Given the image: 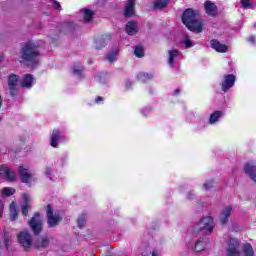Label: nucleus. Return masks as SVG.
<instances>
[{
    "label": "nucleus",
    "instance_id": "obj_31",
    "mask_svg": "<svg viewBox=\"0 0 256 256\" xmlns=\"http://www.w3.org/2000/svg\"><path fill=\"white\" fill-rule=\"evenodd\" d=\"M0 249H9V239H7V234L0 239Z\"/></svg>",
    "mask_w": 256,
    "mask_h": 256
},
{
    "label": "nucleus",
    "instance_id": "obj_29",
    "mask_svg": "<svg viewBox=\"0 0 256 256\" xmlns=\"http://www.w3.org/2000/svg\"><path fill=\"white\" fill-rule=\"evenodd\" d=\"M207 246V242L205 240H198L195 244V251H203Z\"/></svg>",
    "mask_w": 256,
    "mask_h": 256
},
{
    "label": "nucleus",
    "instance_id": "obj_30",
    "mask_svg": "<svg viewBox=\"0 0 256 256\" xmlns=\"http://www.w3.org/2000/svg\"><path fill=\"white\" fill-rule=\"evenodd\" d=\"M138 79L139 81L145 82V81H149L150 79H153V76L149 73L142 72L138 74Z\"/></svg>",
    "mask_w": 256,
    "mask_h": 256
},
{
    "label": "nucleus",
    "instance_id": "obj_33",
    "mask_svg": "<svg viewBox=\"0 0 256 256\" xmlns=\"http://www.w3.org/2000/svg\"><path fill=\"white\" fill-rule=\"evenodd\" d=\"M134 55L136 57H143L145 55V50L141 46H137L134 50Z\"/></svg>",
    "mask_w": 256,
    "mask_h": 256
},
{
    "label": "nucleus",
    "instance_id": "obj_13",
    "mask_svg": "<svg viewBox=\"0 0 256 256\" xmlns=\"http://www.w3.org/2000/svg\"><path fill=\"white\" fill-rule=\"evenodd\" d=\"M19 83V76L15 74H11L8 78V87L10 89V94L12 97H15L17 95V85Z\"/></svg>",
    "mask_w": 256,
    "mask_h": 256
},
{
    "label": "nucleus",
    "instance_id": "obj_21",
    "mask_svg": "<svg viewBox=\"0 0 256 256\" xmlns=\"http://www.w3.org/2000/svg\"><path fill=\"white\" fill-rule=\"evenodd\" d=\"M125 17H133L135 15V0H128L124 9Z\"/></svg>",
    "mask_w": 256,
    "mask_h": 256
},
{
    "label": "nucleus",
    "instance_id": "obj_19",
    "mask_svg": "<svg viewBox=\"0 0 256 256\" xmlns=\"http://www.w3.org/2000/svg\"><path fill=\"white\" fill-rule=\"evenodd\" d=\"M80 15H81L82 21H84V23H91V21H93L95 12H93V10H91V9L84 8L80 11Z\"/></svg>",
    "mask_w": 256,
    "mask_h": 256
},
{
    "label": "nucleus",
    "instance_id": "obj_44",
    "mask_svg": "<svg viewBox=\"0 0 256 256\" xmlns=\"http://www.w3.org/2000/svg\"><path fill=\"white\" fill-rule=\"evenodd\" d=\"M248 41H249L250 43H255V37H254V36H251V37L248 39Z\"/></svg>",
    "mask_w": 256,
    "mask_h": 256
},
{
    "label": "nucleus",
    "instance_id": "obj_41",
    "mask_svg": "<svg viewBox=\"0 0 256 256\" xmlns=\"http://www.w3.org/2000/svg\"><path fill=\"white\" fill-rule=\"evenodd\" d=\"M95 102H96L98 105L101 104V103H103V97H101V96L96 97Z\"/></svg>",
    "mask_w": 256,
    "mask_h": 256
},
{
    "label": "nucleus",
    "instance_id": "obj_26",
    "mask_svg": "<svg viewBox=\"0 0 256 256\" xmlns=\"http://www.w3.org/2000/svg\"><path fill=\"white\" fill-rule=\"evenodd\" d=\"M167 3H169V0H156L154 2V9H163L167 7Z\"/></svg>",
    "mask_w": 256,
    "mask_h": 256
},
{
    "label": "nucleus",
    "instance_id": "obj_22",
    "mask_svg": "<svg viewBox=\"0 0 256 256\" xmlns=\"http://www.w3.org/2000/svg\"><path fill=\"white\" fill-rule=\"evenodd\" d=\"M204 7L207 15H210L211 17L217 15V6L214 3L207 1L205 2Z\"/></svg>",
    "mask_w": 256,
    "mask_h": 256
},
{
    "label": "nucleus",
    "instance_id": "obj_42",
    "mask_svg": "<svg viewBox=\"0 0 256 256\" xmlns=\"http://www.w3.org/2000/svg\"><path fill=\"white\" fill-rule=\"evenodd\" d=\"M54 8L57 10L61 9V4H59L57 1H54Z\"/></svg>",
    "mask_w": 256,
    "mask_h": 256
},
{
    "label": "nucleus",
    "instance_id": "obj_36",
    "mask_svg": "<svg viewBox=\"0 0 256 256\" xmlns=\"http://www.w3.org/2000/svg\"><path fill=\"white\" fill-rule=\"evenodd\" d=\"M107 59L110 63L117 61V52H112V53L108 54Z\"/></svg>",
    "mask_w": 256,
    "mask_h": 256
},
{
    "label": "nucleus",
    "instance_id": "obj_40",
    "mask_svg": "<svg viewBox=\"0 0 256 256\" xmlns=\"http://www.w3.org/2000/svg\"><path fill=\"white\" fill-rule=\"evenodd\" d=\"M3 209H4L3 201L0 200V219L1 217H3Z\"/></svg>",
    "mask_w": 256,
    "mask_h": 256
},
{
    "label": "nucleus",
    "instance_id": "obj_20",
    "mask_svg": "<svg viewBox=\"0 0 256 256\" xmlns=\"http://www.w3.org/2000/svg\"><path fill=\"white\" fill-rule=\"evenodd\" d=\"M212 49L217 51V53H227L229 51V47L225 44H221V42L217 40H211L210 42Z\"/></svg>",
    "mask_w": 256,
    "mask_h": 256
},
{
    "label": "nucleus",
    "instance_id": "obj_35",
    "mask_svg": "<svg viewBox=\"0 0 256 256\" xmlns=\"http://www.w3.org/2000/svg\"><path fill=\"white\" fill-rule=\"evenodd\" d=\"M183 45H185L186 49H189V47H193V41H191V39H189V37H185L182 40Z\"/></svg>",
    "mask_w": 256,
    "mask_h": 256
},
{
    "label": "nucleus",
    "instance_id": "obj_24",
    "mask_svg": "<svg viewBox=\"0 0 256 256\" xmlns=\"http://www.w3.org/2000/svg\"><path fill=\"white\" fill-rule=\"evenodd\" d=\"M139 31V28L137 27V23L130 21L126 25V33L129 35H135Z\"/></svg>",
    "mask_w": 256,
    "mask_h": 256
},
{
    "label": "nucleus",
    "instance_id": "obj_47",
    "mask_svg": "<svg viewBox=\"0 0 256 256\" xmlns=\"http://www.w3.org/2000/svg\"><path fill=\"white\" fill-rule=\"evenodd\" d=\"M187 198H188V199H191V196L188 195Z\"/></svg>",
    "mask_w": 256,
    "mask_h": 256
},
{
    "label": "nucleus",
    "instance_id": "obj_1",
    "mask_svg": "<svg viewBox=\"0 0 256 256\" xmlns=\"http://www.w3.org/2000/svg\"><path fill=\"white\" fill-rule=\"evenodd\" d=\"M182 21L187 29L193 33H201L203 31V22L199 20L197 12L191 8L184 11Z\"/></svg>",
    "mask_w": 256,
    "mask_h": 256
},
{
    "label": "nucleus",
    "instance_id": "obj_4",
    "mask_svg": "<svg viewBox=\"0 0 256 256\" xmlns=\"http://www.w3.org/2000/svg\"><path fill=\"white\" fill-rule=\"evenodd\" d=\"M46 215L48 219V227H57L63 219V213L61 211L54 210L51 205L47 206Z\"/></svg>",
    "mask_w": 256,
    "mask_h": 256
},
{
    "label": "nucleus",
    "instance_id": "obj_11",
    "mask_svg": "<svg viewBox=\"0 0 256 256\" xmlns=\"http://www.w3.org/2000/svg\"><path fill=\"white\" fill-rule=\"evenodd\" d=\"M182 54L177 49H172L168 51V65L170 67H175V64L181 61Z\"/></svg>",
    "mask_w": 256,
    "mask_h": 256
},
{
    "label": "nucleus",
    "instance_id": "obj_43",
    "mask_svg": "<svg viewBox=\"0 0 256 256\" xmlns=\"http://www.w3.org/2000/svg\"><path fill=\"white\" fill-rule=\"evenodd\" d=\"M152 256H161V252L159 251H153Z\"/></svg>",
    "mask_w": 256,
    "mask_h": 256
},
{
    "label": "nucleus",
    "instance_id": "obj_12",
    "mask_svg": "<svg viewBox=\"0 0 256 256\" xmlns=\"http://www.w3.org/2000/svg\"><path fill=\"white\" fill-rule=\"evenodd\" d=\"M15 173L7 166H0V179H6V181H15Z\"/></svg>",
    "mask_w": 256,
    "mask_h": 256
},
{
    "label": "nucleus",
    "instance_id": "obj_8",
    "mask_svg": "<svg viewBox=\"0 0 256 256\" xmlns=\"http://www.w3.org/2000/svg\"><path fill=\"white\" fill-rule=\"evenodd\" d=\"M227 256H241V249L239 240L237 238H230L228 241Z\"/></svg>",
    "mask_w": 256,
    "mask_h": 256
},
{
    "label": "nucleus",
    "instance_id": "obj_15",
    "mask_svg": "<svg viewBox=\"0 0 256 256\" xmlns=\"http://www.w3.org/2000/svg\"><path fill=\"white\" fill-rule=\"evenodd\" d=\"M22 214L24 215V217H27V215H29V209H31V201L32 198L29 196V194H23L22 195Z\"/></svg>",
    "mask_w": 256,
    "mask_h": 256
},
{
    "label": "nucleus",
    "instance_id": "obj_46",
    "mask_svg": "<svg viewBox=\"0 0 256 256\" xmlns=\"http://www.w3.org/2000/svg\"><path fill=\"white\" fill-rule=\"evenodd\" d=\"M0 61H3V55L0 54Z\"/></svg>",
    "mask_w": 256,
    "mask_h": 256
},
{
    "label": "nucleus",
    "instance_id": "obj_32",
    "mask_svg": "<svg viewBox=\"0 0 256 256\" xmlns=\"http://www.w3.org/2000/svg\"><path fill=\"white\" fill-rule=\"evenodd\" d=\"M44 175L49 177L51 180L55 179V176L53 175V169L49 166H46L44 169Z\"/></svg>",
    "mask_w": 256,
    "mask_h": 256
},
{
    "label": "nucleus",
    "instance_id": "obj_37",
    "mask_svg": "<svg viewBox=\"0 0 256 256\" xmlns=\"http://www.w3.org/2000/svg\"><path fill=\"white\" fill-rule=\"evenodd\" d=\"M85 215H81L80 217H78L77 223H78V227H85Z\"/></svg>",
    "mask_w": 256,
    "mask_h": 256
},
{
    "label": "nucleus",
    "instance_id": "obj_14",
    "mask_svg": "<svg viewBox=\"0 0 256 256\" xmlns=\"http://www.w3.org/2000/svg\"><path fill=\"white\" fill-rule=\"evenodd\" d=\"M244 173H246V175L256 183V162H247L244 165Z\"/></svg>",
    "mask_w": 256,
    "mask_h": 256
},
{
    "label": "nucleus",
    "instance_id": "obj_3",
    "mask_svg": "<svg viewBox=\"0 0 256 256\" xmlns=\"http://www.w3.org/2000/svg\"><path fill=\"white\" fill-rule=\"evenodd\" d=\"M215 229V222L211 216L203 217L198 224H196L192 230V233H199V231H205L208 235L213 233Z\"/></svg>",
    "mask_w": 256,
    "mask_h": 256
},
{
    "label": "nucleus",
    "instance_id": "obj_27",
    "mask_svg": "<svg viewBox=\"0 0 256 256\" xmlns=\"http://www.w3.org/2000/svg\"><path fill=\"white\" fill-rule=\"evenodd\" d=\"M36 247H49V239L46 237H40L37 241Z\"/></svg>",
    "mask_w": 256,
    "mask_h": 256
},
{
    "label": "nucleus",
    "instance_id": "obj_25",
    "mask_svg": "<svg viewBox=\"0 0 256 256\" xmlns=\"http://www.w3.org/2000/svg\"><path fill=\"white\" fill-rule=\"evenodd\" d=\"M243 255L244 256H255V251H253V246H251V244H244Z\"/></svg>",
    "mask_w": 256,
    "mask_h": 256
},
{
    "label": "nucleus",
    "instance_id": "obj_7",
    "mask_svg": "<svg viewBox=\"0 0 256 256\" xmlns=\"http://www.w3.org/2000/svg\"><path fill=\"white\" fill-rule=\"evenodd\" d=\"M67 141V137L59 130H53L50 137V145L51 147L57 148L61 143H65Z\"/></svg>",
    "mask_w": 256,
    "mask_h": 256
},
{
    "label": "nucleus",
    "instance_id": "obj_17",
    "mask_svg": "<svg viewBox=\"0 0 256 256\" xmlns=\"http://www.w3.org/2000/svg\"><path fill=\"white\" fill-rule=\"evenodd\" d=\"M232 211H233V208L231 206H226L224 209H222L220 214L221 225H226V223H228L229 217H231Z\"/></svg>",
    "mask_w": 256,
    "mask_h": 256
},
{
    "label": "nucleus",
    "instance_id": "obj_2",
    "mask_svg": "<svg viewBox=\"0 0 256 256\" xmlns=\"http://www.w3.org/2000/svg\"><path fill=\"white\" fill-rule=\"evenodd\" d=\"M22 61H26L28 65H37L39 63V51H37V47L35 44L29 42L22 48Z\"/></svg>",
    "mask_w": 256,
    "mask_h": 256
},
{
    "label": "nucleus",
    "instance_id": "obj_6",
    "mask_svg": "<svg viewBox=\"0 0 256 256\" xmlns=\"http://www.w3.org/2000/svg\"><path fill=\"white\" fill-rule=\"evenodd\" d=\"M43 222V215L39 213L34 214L32 219L30 220L29 225L36 235H38V233H41V229H43Z\"/></svg>",
    "mask_w": 256,
    "mask_h": 256
},
{
    "label": "nucleus",
    "instance_id": "obj_9",
    "mask_svg": "<svg viewBox=\"0 0 256 256\" xmlns=\"http://www.w3.org/2000/svg\"><path fill=\"white\" fill-rule=\"evenodd\" d=\"M18 241L24 249H29L33 245V240L31 239V234L27 231H22L18 235Z\"/></svg>",
    "mask_w": 256,
    "mask_h": 256
},
{
    "label": "nucleus",
    "instance_id": "obj_18",
    "mask_svg": "<svg viewBox=\"0 0 256 256\" xmlns=\"http://www.w3.org/2000/svg\"><path fill=\"white\" fill-rule=\"evenodd\" d=\"M34 83H35V78L31 74L24 75L20 81L21 87H25L26 89H31Z\"/></svg>",
    "mask_w": 256,
    "mask_h": 256
},
{
    "label": "nucleus",
    "instance_id": "obj_34",
    "mask_svg": "<svg viewBox=\"0 0 256 256\" xmlns=\"http://www.w3.org/2000/svg\"><path fill=\"white\" fill-rule=\"evenodd\" d=\"M74 75H77V77H81L83 73V66L81 64H78L73 67Z\"/></svg>",
    "mask_w": 256,
    "mask_h": 256
},
{
    "label": "nucleus",
    "instance_id": "obj_23",
    "mask_svg": "<svg viewBox=\"0 0 256 256\" xmlns=\"http://www.w3.org/2000/svg\"><path fill=\"white\" fill-rule=\"evenodd\" d=\"M17 217H19V210H17V203L12 202L10 204V219L11 221H17Z\"/></svg>",
    "mask_w": 256,
    "mask_h": 256
},
{
    "label": "nucleus",
    "instance_id": "obj_39",
    "mask_svg": "<svg viewBox=\"0 0 256 256\" xmlns=\"http://www.w3.org/2000/svg\"><path fill=\"white\" fill-rule=\"evenodd\" d=\"M213 187V184H211V182H206L203 184V189H205V191L211 189Z\"/></svg>",
    "mask_w": 256,
    "mask_h": 256
},
{
    "label": "nucleus",
    "instance_id": "obj_38",
    "mask_svg": "<svg viewBox=\"0 0 256 256\" xmlns=\"http://www.w3.org/2000/svg\"><path fill=\"white\" fill-rule=\"evenodd\" d=\"M241 4L245 9H249V7H253V4H251L249 0H241Z\"/></svg>",
    "mask_w": 256,
    "mask_h": 256
},
{
    "label": "nucleus",
    "instance_id": "obj_10",
    "mask_svg": "<svg viewBox=\"0 0 256 256\" xmlns=\"http://www.w3.org/2000/svg\"><path fill=\"white\" fill-rule=\"evenodd\" d=\"M235 75L233 74H228L223 76L222 82H221V88L222 91L227 92L228 90L231 89V87H233V85H235Z\"/></svg>",
    "mask_w": 256,
    "mask_h": 256
},
{
    "label": "nucleus",
    "instance_id": "obj_28",
    "mask_svg": "<svg viewBox=\"0 0 256 256\" xmlns=\"http://www.w3.org/2000/svg\"><path fill=\"white\" fill-rule=\"evenodd\" d=\"M3 197H11V195H15V188L5 187L2 189Z\"/></svg>",
    "mask_w": 256,
    "mask_h": 256
},
{
    "label": "nucleus",
    "instance_id": "obj_5",
    "mask_svg": "<svg viewBox=\"0 0 256 256\" xmlns=\"http://www.w3.org/2000/svg\"><path fill=\"white\" fill-rule=\"evenodd\" d=\"M19 175L22 183H25L26 185H33L37 179L31 172L29 171V167L27 166H20L19 167Z\"/></svg>",
    "mask_w": 256,
    "mask_h": 256
},
{
    "label": "nucleus",
    "instance_id": "obj_16",
    "mask_svg": "<svg viewBox=\"0 0 256 256\" xmlns=\"http://www.w3.org/2000/svg\"><path fill=\"white\" fill-rule=\"evenodd\" d=\"M225 116V112L223 111H214L212 114H210L208 123L209 125H217V123H219V121H221V119H223V117Z\"/></svg>",
    "mask_w": 256,
    "mask_h": 256
},
{
    "label": "nucleus",
    "instance_id": "obj_45",
    "mask_svg": "<svg viewBox=\"0 0 256 256\" xmlns=\"http://www.w3.org/2000/svg\"><path fill=\"white\" fill-rule=\"evenodd\" d=\"M179 93V90L174 91V95H177Z\"/></svg>",
    "mask_w": 256,
    "mask_h": 256
}]
</instances>
